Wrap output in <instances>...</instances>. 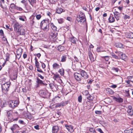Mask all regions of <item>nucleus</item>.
I'll return each mask as SVG.
<instances>
[{
  "label": "nucleus",
  "instance_id": "obj_1",
  "mask_svg": "<svg viewBox=\"0 0 133 133\" xmlns=\"http://www.w3.org/2000/svg\"><path fill=\"white\" fill-rule=\"evenodd\" d=\"M49 22L47 20H44L41 23V27L44 31H47L49 30Z\"/></svg>",
  "mask_w": 133,
  "mask_h": 133
},
{
  "label": "nucleus",
  "instance_id": "obj_2",
  "mask_svg": "<svg viewBox=\"0 0 133 133\" xmlns=\"http://www.w3.org/2000/svg\"><path fill=\"white\" fill-rule=\"evenodd\" d=\"M76 20L78 22H80L81 24L85 22L86 19L85 15L83 13H81L79 16L77 17Z\"/></svg>",
  "mask_w": 133,
  "mask_h": 133
},
{
  "label": "nucleus",
  "instance_id": "obj_3",
  "mask_svg": "<svg viewBox=\"0 0 133 133\" xmlns=\"http://www.w3.org/2000/svg\"><path fill=\"white\" fill-rule=\"evenodd\" d=\"M10 107L14 108L17 107L19 104V103L17 100H11L8 102Z\"/></svg>",
  "mask_w": 133,
  "mask_h": 133
},
{
  "label": "nucleus",
  "instance_id": "obj_4",
  "mask_svg": "<svg viewBox=\"0 0 133 133\" xmlns=\"http://www.w3.org/2000/svg\"><path fill=\"white\" fill-rule=\"evenodd\" d=\"M39 94L42 97L46 98L49 97L50 95V93L47 91L42 90L39 91Z\"/></svg>",
  "mask_w": 133,
  "mask_h": 133
},
{
  "label": "nucleus",
  "instance_id": "obj_5",
  "mask_svg": "<svg viewBox=\"0 0 133 133\" xmlns=\"http://www.w3.org/2000/svg\"><path fill=\"white\" fill-rule=\"evenodd\" d=\"M10 84H3L1 85L3 91H8Z\"/></svg>",
  "mask_w": 133,
  "mask_h": 133
},
{
  "label": "nucleus",
  "instance_id": "obj_6",
  "mask_svg": "<svg viewBox=\"0 0 133 133\" xmlns=\"http://www.w3.org/2000/svg\"><path fill=\"white\" fill-rule=\"evenodd\" d=\"M74 76L76 80L78 81H80L81 80L82 77L80 74L75 72L74 74Z\"/></svg>",
  "mask_w": 133,
  "mask_h": 133
},
{
  "label": "nucleus",
  "instance_id": "obj_7",
  "mask_svg": "<svg viewBox=\"0 0 133 133\" xmlns=\"http://www.w3.org/2000/svg\"><path fill=\"white\" fill-rule=\"evenodd\" d=\"M17 32V34L19 35H24L25 34L24 30L23 28H18V29L16 31Z\"/></svg>",
  "mask_w": 133,
  "mask_h": 133
},
{
  "label": "nucleus",
  "instance_id": "obj_8",
  "mask_svg": "<svg viewBox=\"0 0 133 133\" xmlns=\"http://www.w3.org/2000/svg\"><path fill=\"white\" fill-rule=\"evenodd\" d=\"M81 75L84 78H87L88 77V75L87 74L86 72L84 70H82L81 72Z\"/></svg>",
  "mask_w": 133,
  "mask_h": 133
},
{
  "label": "nucleus",
  "instance_id": "obj_9",
  "mask_svg": "<svg viewBox=\"0 0 133 133\" xmlns=\"http://www.w3.org/2000/svg\"><path fill=\"white\" fill-rule=\"evenodd\" d=\"M59 128L57 126H54L52 127V133H57L59 130Z\"/></svg>",
  "mask_w": 133,
  "mask_h": 133
},
{
  "label": "nucleus",
  "instance_id": "obj_10",
  "mask_svg": "<svg viewBox=\"0 0 133 133\" xmlns=\"http://www.w3.org/2000/svg\"><path fill=\"white\" fill-rule=\"evenodd\" d=\"M115 53L117 55V56H118V58L119 57L120 58H121L122 59H125V57L122 56L123 55V53L120 52V51H116L115 52Z\"/></svg>",
  "mask_w": 133,
  "mask_h": 133
},
{
  "label": "nucleus",
  "instance_id": "obj_11",
  "mask_svg": "<svg viewBox=\"0 0 133 133\" xmlns=\"http://www.w3.org/2000/svg\"><path fill=\"white\" fill-rule=\"evenodd\" d=\"M65 127L66 129L70 132H72L74 130L73 129V127L71 125L68 126L67 125H65Z\"/></svg>",
  "mask_w": 133,
  "mask_h": 133
},
{
  "label": "nucleus",
  "instance_id": "obj_12",
  "mask_svg": "<svg viewBox=\"0 0 133 133\" xmlns=\"http://www.w3.org/2000/svg\"><path fill=\"white\" fill-rule=\"evenodd\" d=\"M88 55L91 62H93L95 61V59L93 57L92 54L91 52L89 51Z\"/></svg>",
  "mask_w": 133,
  "mask_h": 133
},
{
  "label": "nucleus",
  "instance_id": "obj_13",
  "mask_svg": "<svg viewBox=\"0 0 133 133\" xmlns=\"http://www.w3.org/2000/svg\"><path fill=\"white\" fill-rule=\"evenodd\" d=\"M126 37L129 38H133V33L132 32L127 33L125 34Z\"/></svg>",
  "mask_w": 133,
  "mask_h": 133
},
{
  "label": "nucleus",
  "instance_id": "obj_14",
  "mask_svg": "<svg viewBox=\"0 0 133 133\" xmlns=\"http://www.w3.org/2000/svg\"><path fill=\"white\" fill-rule=\"evenodd\" d=\"M64 12V11H63V9L61 8L58 7L56 9V12L58 14H61L62 12Z\"/></svg>",
  "mask_w": 133,
  "mask_h": 133
},
{
  "label": "nucleus",
  "instance_id": "obj_15",
  "mask_svg": "<svg viewBox=\"0 0 133 133\" xmlns=\"http://www.w3.org/2000/svg\"><path fill=\"white\" fill-rule=\"evenodd\" d=\"M109 21L110 23L114 22L115 21V18L112 15H111L109 18Z\"/></svg>",
  "mask_w": 133,
  "mask_h": 133
},
{
  "label": "nucleus",
  "instance_id": "obj_16",
  "mask_svg": "<svg viewBox=\"0 0 133 133\" xmlns=\"http://www.w3.org/2000/svg\"><path fill=\"white\" fill-rule=\"evenodd\" d=\"M50 88L51 89H56L58 87V85L56 84H49Z\"/></svg>",
  "mask_w": 133,
  "mask_h": 133
},
{
  "label": "nucleus",
  "instance_id": "obj_17",
  "mask_svg": "<svg viewBox=\"0 0 133 133\" xmlns=\"http://www.w3.org/2000/svg\"><path fill=\"white\" fill-rule=\"evenodd\" d=\"M114 99L115 101L119 103H122L123 101V99L121 97L117 98L115 97Z\"/></svg>",
  "mask_w": 133,
  "mask_h": 133
},
{
  "label": "nucleus",
  "instance_id": "obj_18",
  "mask_svg": "<svg viewBox=\"0 0 133 133\" xmlns=\"http://www.w3.org/2000/svg\"><path fill=\"white\" fill-rule=\"evenodd\" d=\"M12 112L11 110L8 111L7 112V116L9 119H11L12 117Z\"/></svg>",
  "mask_w": 133,
  "mask_h": 133
},
{
  "label": "nucleus",
  "instance_id": "obj_19",
  "mask_svg": "<svg viewBox=\"0 0 133 133\" xmlns=\"http://www.w3.org/2000/svg\"><path fill=\"white\" fill-rule=\"evenodd\" d=\"M60 65L56 63H54L52 65L53 68L54 69H58L59 68Z\"/></svg>",
  "mask_w": 133,
  "mask_h": 133
},
{
  "label": "nucleus",
  "instance_id": "obj_20",
  "mask_svg": "<svg viewBox=\"0 0 133 133\" xmlns=\"http://www.w3.org/2000/svg\"><path fill=\"white\" fill-rule=\"evenodd\" d=\"M60 98V97L57 96H55L53 99L52 101L54 102V103H56L59 101Z\"/></svg>",
  "mask_w": 133,
  "mask_h": 133
},
{
  "label": "nucleus",
  "instance_id": "obj_21",
  "mask_svg": "<svg viewBox=\"0 0 133 133\" xmlns=\"http://www.w3.org/2000/svg\"><path fill=\"white\" fill-rule=\"evenodd\" d=\"M115 46L117 47L122 48H123V45L119 43H116L115 44Z\"/></svg>",
  "mask_w": 133,
  "mask_h": 133
},
{
  "label": "nucleus",
  "instance_id": "obj_22",
  "mask_svg": "<svg viewBox=\"0 0 133 133\" xmlns=\"http://www.w3.org/2000/svg\"><path fill=\"white\" fill-rule=\"evenodd\" d=\"M69 40L70 41L73 43H76V39L74 37L70 38Z\"/></svg>",
  "mask_w": 133,
  "mask_h": 133
},
{
  "label": "nucleus",
  "instance_id": "obj_23",
  "mask_svg": "<svg viewBox=\"0 0 133 133\" xmlns=\"http://www.w3.org/2000/svg\"><path fill=\"white\" fill-rule=\"evenodd\" d=\"M50 26L53 30L54 31L57 30V27L55 26L52 23H51L50 24Z\"/></svg>",
  "mask_w": 133,
  "mask_h": 133
},
{
  "label": "nucleus",
  "instance_id": "obj_24",
  "mask_svg": "<svg viewBox=\"0 0 133 133\" xmlns=\"http://www.w3.org/2000/svg\"><path fill=\"white\" fill-rule=\"evenodd\" d=\"M66 58V56L65 55H63L61 57V62H64L65 61Z\"/></svg>",
  "mask_w": 133,
  "mask_h": 133
},
{
  "label": "nucleus",
  "instance_id": "obj_25",
  "mask_svg": "<svg viewBox=\"0 0 133 133\" xmlns=\"http://www.w3.org/2000/svg\"><path fill=\"white\" fill-rule=\"evenodd\" d=\"M14 29L15 31L18 30V28H19V24L17 23H15L14 25Z\"/></svg>",
  "mask_w": 133,
  "mask_h": 133
},
{
  "label": "nucleus",
  "instance_id": "obj_26",
  "mask_svg": "<svg viewBox=\"0 0 133 133\" xmlns=\"http://www.w3.org/2000/svg\"><path fill=\"white\" fill-rule=\"evenodd\" d=\"M124 133H133V129L125 130L124 131Z\"/></svg>",
  "mask_w": 133,
  "mask_h": 133
},
{
  "label": "nucleus",
  "instance_id": "obj_27",
  "mask_svg": "<svg viewBox=\"0 0 133 133\" xmlns=\"http://www.w3.org/2000/svg\"><path fill=\"white\" fill-rule=\"evenodd\" d=\"M51 36L53 38H55L57 36V33H56L55 32L54 33H51Z\"/></svg>",
  "mask_w": 133,
  "mask_h": 133
},
{
  "label": "nucleus",
  "instance_id": "obj_28",
  "mask_svg": "<svg viewBox=\"0 0 133 133\" xmlns=\"http://www.w3.org/2000/svg\"><path fill=\"white\" fill-rule=\"evenodd\" d=\"M64 47L63 46L59 45L58 47V49L60 51H61L64 50Z\"/></svg>",
  "mask_w": 133,
  "mask_h": 133
},
{
  "label": "nucleus",
  "instance_id": "obj_29",
  "mask_svg": "<svg viewBox=\"0 0 133 133\" xmlns=\"http://www.w3.org/2000/svg\"><path fill=\"white\" fill-rule=\"evenodd\" d=\"M58 72L60 73L61 75L63 76L64 75V70L63 69H59Z\"/></svg>",
  "mask_w": 133,
  "mask_h": 133
},
{
  "label": "nucleus",
  "instance_id": "obj_30",
  "mask_svg": "<svg viewBox=\"0 0 133 133\" xmlns=\"http://www.w3.org/2000/svg\"><path fill=\"white\" fill-rule=\"evenodd\" d=\"M127 112L130 115L132 116L133 115V110H128Z\"/></svg>",
  "mask_w": 133,
  "mask_h": 133
},
{
  "label": "nucleus",
  "instance_id": "obj_31",
  "mask_svg": "<svg viewBox=\"0 0 133 133\" xmlns=\"http://www.w3.org/2000/svg\"><path fill=\"white\" fill-rule=\"evenodd\" d=\"M125 96L127 97H130V95L129 93V90H125Z\"/></svg>",
  "mask_w": 133,
  "mask_h": 133
},
{
  "label": "nucleus",
  "instance_id": "obj_32",
  "mask_svg": "<svg viewBox=\"0 0 133 133\" xmlns=\"http://www.w3.org/2000/svg\"><path fill=\"white\" fill-rule=\"evenodd\" d=\"M131 78L130 80L127 81H126L127 83H130V82L133 83V77H132L131 76L129 77H128V78Z\"/></svg>",
  "mask_w": 133,
  "mask_h": 133
},
{
  "label": "nucleus",
  "instance_id": "obj_33",
  "mask_svg": "<svg viewBox=\"0 0 133 133\" xmlns=\"http://www.w3.org/2000/svg\"><path fill=\"white\" fill-rule=\"evenodd\" d=\"M102 48L101 47H98L97 48V51L98 52H100L103 51L102 50Z\"/></svg>",
  "mask_w": 133,
  "mask_h": 133
},
{
  "label": "nucleus",
  "instance_id": "obj_34",
  "mask_svg": "<svg viewBox=\"0 0 133 133\" xmlns=\"http://www.w3.org/2000/svg\"><path fill=\"white\" fill-rule=\"evenodd\" d=\"M22 49L20 48L18 49L16 53L20 54L22 55Z\"/></svg>",
  "mask_w": 133,
  "mask_h": 133
},
{
  "label": "nucleus",
  "instance_id": "obj_35",
  "mask_svg": "<svg viewBox=\"0 0 133 133\" xmlns=\"http://www.w3.org/2000/svg\"><path fill=\"white\" fill-rule=\"evenodd\" d=\"M123 18L125 19H129L130 18V16L128 15L125 14L123 16Z\"/></svg>",
  "mask_w": 133,
  "mask_h": 133
},
{
  "label": "nucleus",
  "instance_id": "obj_36",
  "mask_svg": "<svg viewBox=\"0 0 133 133\" xmlns=\"http://www.w3.org/2000/svg\"><path fill=\"white\" fill-rule=\"evenodd\" d=\"M89 131L91 132L95 133L96 132V131L94 128H90L89 129Z\"/></svg>",
  "mask_w": 133,
  "mask_h": 133
},
{
  "label": "nucleus",
  "instance_id": "obj_37",
  "mask_svg": "<svg viewBox=\"0 0 133 133\" xmlns=\"http://www.w3.org/2000/svg\"><path fill=\"white\" fill-rule=\"evenodd\" d=\"M87 98L89 100L92 101L94 99V98L92 96L90 95H89V96L87 97Z\"/></svg>",
  "mask_w": 133,
  "mask_h": 133
},
{
  "label": "nucleus",
  "instance_id": "obj_38",
  "mask_svg": "<svg viewBox=\"0 0 133 133\" xmlns=\"http://www.w3.org/2000/svg\"><path fill=\"white\" fill-rule=\"evenodd\" d=\"M16 6L15 5L14 3H12L10 5V8L12 9H15L16 7Z\"/></svg>",
  "mask_w": 133,
  "mask_h": 133
},
{
  "label": "nucleus",
  "instance_id": "obj_39",
  "mask_svg": "<svg viewBox=\"0 0 133 133\" xmlns=\"http://www.w3.org/2000/svg\"><path fill=\"white\" fill-rule=\"evenodd\" d=\"M29 2L32 5L33 4L36 2V0H28Z\"/></svg>",
  "mask_w": 133,
  "mask_h": 133
},
{
  "label": "nucleus",
  "instance_id": "obj_40",
  "mask_svg": "<svg viewBox=\"0 0 133 133\" xmlns=\"http://www.w3.org/2000/svg\"><path fill=\"white\" fill-rule=\"evenodd\" d=\"M114 16L121 15V13L117 11H115L114 12Z\"/></svg>",
  "mask_w": 133,
  "mask_h": 133
},
{
  "label": "nucleus",
  "instance_id": "obj_41",
  "mask_svg": "<svg viewBox=\"0 0 133 133\" xmlns=\"http://www.w3.org/2000/svg\"><path fill=\"white\" fill-rule=\"evenodd\" d=\"M34 85H32V87L34 88H36L39 87V84H34Z\"/></svg>",
  "mask_w": 133,
  "mask_h": 133
},
{
  "label": "nucleus",
  "instance_id": "obj_42",
  "mask_svg": "<svg viewBox=\"0 0 133 133\" xmlns=\"http://www.w3.org/2000/svg\"><path fill=\"white\" fill-rule=\"evenodd\" d=\"M82 97L81 95H79L78 97V101L79 102L81 103L82 102Z\"/></svg>",
  "mask_w": 133,
  "mask_h": 133
},
{
  "label": "nucleus",
  "instance_id": "obj_43",
  "mask_svg": "<svg viewBox=\"0 0 133 133\" xmlns=\"http://www.w3.org/2000/svg\"><path fill=\"white\" fill-rule=\"evenodd\" d=\"M15 9L20 11H21L23 10V9L17 6L16 7Z\"/></svg>",
  "mask_w": 133,
  "mask_h": 133
},
{
  "label": "nucleus",
  "instance_id": "obj_44",
  "mask_svg": "<svg viewBox=\"0 0 133 133\" xmlns=\"http://www.w3.org/2000/svg\"><path fill=\"white\" fill-rule=\"evenodd\" d=\"M58 21L59 23L62 24L63 22V20L62 18H60L58 19Z\"/></svg>",
  "mask_w": 133,
  "mask_h": 133
},
{
  "label": "nucleus",
  "instance_id": "obj_45",
  "mask_svg": "<svg viewBox=\"0 0 133 133\" xmlns=\"http://www.w3.org/2000/svg\"><path fill=\"white\" fill-rule=\"evenodd\" d=\"M111 55L112 57H113L114 58L116 59H118V56H117V55H116L114 54H113L112 55Z\"/></svg>",
  "mask_w": 133,
  "mask_h": 133
},
{
  "label": "nucleus",
  "instance_id": "obj_46",
  "mask_svg": "<svg viewBox=\"0 0 133 133\" xmlns=\"http://www.w3.org/2000/svg\"><path fill=\"white\" fill-rule=\"evenodd\" d=\"M121 15L114 16L115 18L116 19L117 21L119 20V18L120 17Z\"/></svg>",
  "mask_w": 133,
  "mask_h": 133
},
{
  "label": "nucleus",
  "instance_id": "obj_47",
  "mask_svg": "<svg viewBox=\"0 0 133 133\" xmlns=\"http://www.w3.org/2000/svg\"><path fill=\"white\" fill-rule=\"evenodd\" d=\"M35 65L37 69H39V63L38 61H37L35 62Z\"/></svg>",
  "mask_w": 133,
  "mask_h": 133
},
{
  "label": "nucleus",
  "instance_id": "obj_48",
  "mask_svg": "<svg viewBox=\"0 0 133 133\" xmlns=\"http://www.w3.org/2000/svg\"><path fill=\"white\" fill-rule=\"evenodd\" d=\"M112 70L116 72H117L118 71V69L117 68L113 67L112 68Z\"/></svg>",
  "mask_w": 133,
  "mask_h": 133
},
{
  "label": "nucleus",
  "instance_id": "obj_49",
  "mask_svg": "<svg viewBox=\"0 0 133 133\" xmlns=\"http://www.w3.org/2000/svg\"><path fill=\"white\" fill-rule=\"evenodd\" d=\"M49 1L52 4H55L57 1V0H49Z\"/></svg>",
  "mask_w": 133,
  "mask_h": 133
},
{
  "label": "nucleus",
  "instance_id": "obj_50",
  "mask_svg": "<svg viewBox=\"0 0 133 133\" xmlns=\"http://www.w3.org/2000/svg\"><path fill=\"white\" fill-rule=\"evenodd\" d=\"M37 83H43L42 81L38 78H37Z\"/></svg>",
  "mask_w": 133,
  "mask_h": 133
},
{
  "label": "nucleus",
  "instance_id": "obj_51",
  "mask_svg": "<svg viewBox=\"0 0 133 133\" xmlns=\"http://www.w3.org/2000/svg\"><path fill=\"white\" fill-rule=\"evenodd\" d=\"M97 130L100 133H104L102 129L100 128H98L97 129Z\"/></svg>",
  "mask_w": 133,
  "mask_h": 133
},
{
  "label": "nucleus",
  "instance_id": "obj_52",
  "mask_svg": "<svg viewBox=\"0 0 133 133\" xmlns=\"http://www.w3.org/2000/svg\"><path fill=\"white\" fill-rule=\"evenodd\" d=\"M41 17V16L40 15H38L36 16V18L38 19H39Z\"/></svg>",
  "mask_w": 133,
  "mask_h": 133
},
{
  "label": "nucleus",
  "instance_id": "obj_53",
  "mask_svg": "<svg viewBox=\"0 0 133 133\" xmlns=\"http://www.w3.org/2000/svg\"><path fill=\"white\" fill-rule=\"evenodd\" d=\"M104 59L106 61H108L109 59V57L108 56H105L104 57Z\"/></svg>",
  "mask_w": 133,
  "mask_h": 133
},
{
  "label": "nucleus",
  "instance_id": "obj_54",
  "mask_svg": "<svg viewBox=\"0 0 133 133\" xmlns=\"http://www.w3.org/2000/svg\"><path fill=\"white\" fill-rule=\"evenodd\" d=\"M16 54H17V55H16L17 57L18 58V59H19L21 57V54H19L18 53H16Z\"/></svg>",
  "mask_w": 133,
  "mask_h": 133
},
{
  "label": "nucleus",
  "instance_id": "obj_55",
  "mask_svg": "<svg viewBox=\"0 0 133 133\" xmlns=\"http://www.w3.org/2000/svg\"><path fill=\"white\" fill-rule=\"evenodd\" d=\"M42 63V68L44 69L45 68V64L43 63H42Z\"/></svg>",
  "mask_w": 133,
  "mask_h": 133
},
{
  "label": "nucleus",
  "instance_id": "obj_56",
  "mask_svg": "<svg viewBox=\"0 0 133 133\" xmlns=\"http://www.w3.org/2000/svg\"><path fill=\"white\" fill-rule=\"evenodd\" d=\"M0 34L1 35L3 36L4 35V32L3 30L1 29L0 30Z\"/></svg>",
  "mask_w": 133,
  "mask_h": 133
},
{
  "label": "nucleus",
  "instance_id": "obj_57",
  "mask_svg": "<svg viewBox=\"0 0 133 133\" xmlns=\"http://www.w3.org/2000/svg\"><path fill=\"white\" fill-rule=\"evenodd\" d=\"M110 87L112 88H116L117 87V85H111Z\"/></svg>",
  "mask_w": 133,
  "mask_h": 133
},
{
  "label": "nucleus",
  "instance_id": "obj_58",
  "mask_svg": "<svg viewBox=\"0 0 133 133\" xmlns=\"http://www.w3.org/2000/svg\"><path fill=\"white\" fill-rule=\"evenodd\" d=\"M34 128L37 130L39 129V126L38 125H37L34 126Z\"/></svg>",
  "mask_w": 133,
  "mask_h": 133
},
{
  "label": "nucleus",
  "instance_id": "obj_59",
  "mask_svg": "<svg viewBox=\"0 0 133 133\" xmlns=\"http://www.w3.org/2000/svg\"><path fill=\"white\" fill-rule=\"evenodd\" d=\"M9 56H6V58L5 59V63H6V61H8L9 59Z\"/></svg>",
  "mask_w": 133,
  "mask_h": 133
},
{
  "label": "nucleus",
  "instance_id": "obj_60",
  "mask_svg": "<svg viewBox=\"0 0 133 133\" xmlns=\"http://www.w3.org/2000/svg\"><path fill=\"white\" fill-rule=\"evenodd\" d=\"M62 105V104H57L56 105V108L58 107H60V106H61Z\"/></svg>",
  "mask_w": 133,
  "mask_h": 133
},
{
  "label": "nucleus",
  "instance_id": "obj_61",
  "mask_svg": "<svg viewBox=\"0 0 133 133\" xmlns=\"http://www.w3.org/2000/svg\"><path fill=\"white\" fill-rule=\"evenodd\" d=\"M128 110H132V106L129 105L128 107Z\"/></svg>",
  "mask_w": 133,
  "mask_h": 133
},
{
  "label": "nucleus",
  "instance_id": "obj_62",
  "mask_svg": "<svg viewBox=\"0 0 133 133\" xmlns=\"http://www.w3.org/2000/svg\"><path fill=\"white\" fill-rule=\"evenodd\" d=\"M18 122L22 124H23V123H24V122L22 120H19L18 121Z\"/></svg>",
  "mask_w": 133,
  "mask_h": 133
},
{
  "label": "nucleus",
  "instance_id": "obj_63",
  "mask_svg": "<svg viewBox=\"0 0 133 133\" xmlns=\"http://www.w3.org/2000/svg\"><path fill=\"white\" fill-rule=\"evenodd\" d=\"M37 70L38 71L41 72H43V71H42V70L40 69L39 68V69H37Z\"/></svg>",
  "mask_w": 133,
  "mask_h": 133
},
{
  "label": "nucleus",
  "instance_id": "obj_64",
  "mask_svg": "<svg viewBox=\"0 0 133 133\" xmlns=\"http://www.w3.org/2000/svg\"><path fill=\"white\" fill-rule=\"evenodd\" d=\"M66 19L70 21H71L72 20V18L70 17H68Z\"/></svg>",
  "mask_w": 133,
  "mask_h": 133
}]
</instances>
